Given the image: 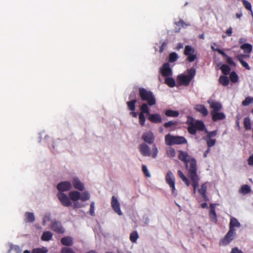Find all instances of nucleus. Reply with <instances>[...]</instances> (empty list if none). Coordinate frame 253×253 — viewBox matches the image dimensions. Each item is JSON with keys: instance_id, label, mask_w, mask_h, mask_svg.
<instances>
[{"instance_id": "nucleus-1", "label": "nucleus", "mask_w": 253, "mask_h": 253, "mask_svg": "<svg viewBox=\"0 0 253 253\" xmlns=\"http://www.w3.org/2000/svg\"><path fill=\"white\" fill-rule=\"evenodd\" d=\"M178 153V159L183 162L185 165V168L188 170V176L192 182L193 192L195 193L200 180L197 174L198 168L196 161L194 158L188 159L189 155L186 152L179 150Z\"/></svg>"}, {"instance_id": "nucleus-2", "label": "nucleus", "mask_w": 253, "mask_h": 253, "mask_svg": "<svg viewBox=\"0 0 253 253\" xmlns=\"http://www.w3.org/2000/svg\"><path fill=\"white\" fill-rule=\"evenodd\" d=\"M139 96L143 101L147 102V105L150 106L155 105L156 104V100L153 93L146 89L140 87L138 89Z\"/></svg>"}, {"instance_id": "nucleus-3", "label": "nucleus", "mask_w": 253, "mask_h": 253, "mask_svg": "<svg viewBox=\"0 0 253 253\" xmlns=\"http://www.w3.org/2000/svg\"><path fill=\"white\" fill-rule=\"evenodd\" d=\"M188 75L180 74L177 76V81L179 85L188 86L196 74L195 69L190 68L187 70Z\"/></svg>"}, {"instance_id": "nucleus-4", "label": "nucleus", "mask_w": 253, "mask_h": 253, "mask_svg": "<svg viewBox=\"0 0 253 253\" xmlns=\"http://www.w3.org/2000/svg\"><path fill=\"white\" fill-rule=\"evenodd\" d=\"M165 143L167 145L171 146L173 145L186 144L187 142L186 138L183 136H173L168 134L165 136Z\"/></svg>"}, {"instance_id": "nucleus-5", "label": "nucleus", "mask_w": 253, "mask_h": 253, "mask_svg": "<svg viewBox=\"0 0 253 253\" xmlns=\"http://www.w3.org/2000/svg\"><path fill=\"white\" fill-rule=\"evenodd\" d=\"M166 182L170 188L172 193L174 196H176L177 191L175 187V177L173 173L170 170H169L166 175Z\"/></svg>"}, {"instance_id": "nucleus-6", "label": "nucleus", "mask_w": 253, "mask_h": 253, "mask_svg": "<svg viewBox=\"0 0 253 253\" xmlns=\"http://www.w3.org/2000/svg\"><path fill=\"white\" fill-rule=\"evenodd\" d=\"M236 236V231H233L229 230L224 238L220 240L219 245L223 246H227L234 240Z\"/></svg>"}, {"instance_id": "nucleus-7", "label": "nucleus", "mask_w": 253, "mask_h": 253, "mask_svg": "<svg viewBox=\"0 0 253 253\" xmlns=\"http://www.w3.org/2000/svg\"><path fill=\"white\" fill-rule=\"evenodd\" d=\"M184 54L187 56V60L190 62L194 61L197 58L195 50L190 45H188L185 46Z\"/></svg>"}, {"instance_id": "nucleus-8", "label": "nucleus", "mask_w": 253, "mask_h": 253, "mask_svg": "<svg viewBox=\"0 0 253 253\" xmlns=\"http://www.w3.org/2000/svg\"><path fill=\"white\" fill-rule=\"evenodd\" d=\"M140 109L141 112L139 114V121L140 125L144 126L146 121L144 114H149V108L146 103H143L140 106Z\"/></svg>"}, {"instance_id": "nucleus-9", "label": "nucleus", "mask_w": 253, "mask_h": 253, "mask_svg": "<svg viewBox=\"0 0 253 253\" xmlns=\"http://www.w3.org/2000/svg\"><path fill=\"white\" fill-rule=\"evenodd\" d=\"M111 207L113 211L119 215H122L123 213L121 210L120 204L117 197L113 196L111 199Z\"/></svg>"}, {"instance_id": "nucleus-10", "label": "nucleus", "mask_w": 253, "mask_h": 253, "mask_svg": "<svg viewBox=\"0 0 253 253\" xmlns=\"http://www.w3.org/2000/svg\"><path fill=\"white\" fill-rule=\"evenodd\" d=\"M51 229L58 234H62L64 232V229L61 223L56 220H53L51 221Z\"/></svg>"}, {"instance_id": "nucleus-11", "label": "nucleus", "mask_w": 253, "mask_h": 253, "mask_svg": "<svg viewBox=\"0 0 253 253\" xmlns=\"http://www.w3.org/2000/svg\"><path fill=\"white\" fill-rule=\"evenodd\" d=\"M57 197L63 206L65 207H69L71 206L72 203L66 194L63 193H59L57 194Z\"/></svg>"}, {"instance_id": "nucleus-12", "label": "nucleus", "mask_w": 253, "mask_h": 253, "mask_svg": "<svg viewBox=\"0 0 253 253\" xmlns=\"http://www.w3.org/2000/svg\"><path fill=\"white\" fill-rule=\"evenodd\" d=\"M133 98H135V92H132L129 95V99H131ZM137 102V100L134 98L126 102L127 108L129 111H135V104Z\"/></svg>"}, {"instance_id": "nucleus-13", "label": "nucleus", "mask_w": 253, "mask_h": 253, "mask_svg": "<svg viewBox=\"0 0 253 253\" xmlns=\"http://www.w3.org/2000/svg\"><path fill=\"white\" fill-rule=\"evenodd\" d=\"M72 188V184L69 181H62L59 183L57 185L58 190L62 192L67 191Z\"/></svg>"}, {"instance_id": "nucleus-14", "label": "nucleus", "mask_w": 253, "mask_h": 253, "mask_svg": "<svg viewBox=\"0 0 253 253\" xmlns=\"http://www.w3.org/2000/svg\"><path fill=\"white\" fill-rule=\"evenodd\" d=\"M143 140L148 144H153L155 140V136L151 131L144 132L142 135Z\"/></svg>"}, {"instance_id": "nucleus-15", "label": "nucleus", "mask_w": 253, "mask_h": 253, "mask_svg": "<svg viewBox=\"0 0 253 253\" xmlns=\"http://www.w3.org/2000/svg\"><path fill=\"white\" fill-rule=\"evenodd\" d=\"M208 103L210 104V107L212 110L211 112H219L222 109V105L219 102L215 100H208Z\"/></svg>"}, {"instance_id": "nucleus-16", "label": "nucleus", "mask_w": 253, "mask_h": 253, "mask_svg": "<svg viewBox=\"0 0 253 253\" xmlns=\"http://www.w3.org/2000/svg\"><path fill=\"white\" fill-rule=\"evenodd\" d=\"M161 72L163 76L169 77L172 74V70L169 63H166L161 68Z\"/></svg>"}, {"instance_id": "nucleus-17", "label": "nucleus", "mask_w": 253, "mask_h": 253, "mask_svg": "<svg viewBox=\"0 0 253 253\" xmlns=\"http://www.w3.org/2000/svg\"><path fill=\"white\" fill-rule=\"evenodd\" d=\"M139 151L143 156H150L151 152L149 146L145 143L141 144L139 147Z\"/></svg>"}, {"instance_id": "nucleus-18", "label": "nucleus", "mask_w": 253, "mask_h": 253, "mask_svg": "<svg viewBox=\"0 0 253 253\" xmlns=\"http://www.w3.org/2000/svg\"><path fill=\"white\" fill-rule=\"evenodd\" d=\"M149 116L148 119L153 123L159 124L162 123V118L161 116L158 113L150 114H148Z\"/></svg>"}, {"instance_id": "nucleus-19", "label": "nucleus", "mask_w": 253, "mask_h": 253, "mask_svg": "<svg viewBox=\"0 0 253 253\" xmlns=\"http://www.w3.org/2000/svg\"><path fill=\"white\" fill-rule=\"evenodd\" d=\"M241 226V223L235 217H231L230 219L229 222V230L236 231L235 227H240Z\"/></svg>"}, {"instance_id": "nucleus-20", "label": "nucleus", "mask_w": 253, "mask_h": 253, "mask_svg": "<svg viewBox=\"0 0 253 253\" xmlns=\"http://www.w3.org/2000/svg\"><path fill=\"white\" fill-rule=\"evenodd\" d=\"M72 183L75 189L81 191L84 190V183H82L78 177H74Z\"/></svg>"}, {"instance_id": "nucleus-21", "label": "nucleus", "mask_w": 253, "mask_h": 253, "mask_svg": "<svg viewBox=\"0 0 253 253\" xmlns=\"http://www.w3.org/2000/svg\"><path fill=\"white\" fill-rule=\"evenodd\" d=\"M211 113L212 116V120L213 122L224 120L226 117L225 115L222 112H211Z\"/></svg>"}, {"instance_id": "nucleus-22", "label": "nucleus", "mask_w": 253, "mask_h": 253, "mask_svg": "<svg viewBox=\"0 0 253 253\" xmlns=\"http://www.w3.org/2000/svg\"><path fill=\"white\" fill-rule=\"evenodd\" d=\"M195 109L198 112H200L204 117L208 114V111L207 108L202 104H197L195 107Z\"/></svg>"}, {"instance_id": "nucleus-23", "label": "nucleus", "mask_w": 253, "mask_h": 253, "mask_svg": "<svg viewBox=\"0 0 253 253\" xmlns=\"http://www.w3.org/2000/svg\"><path fill=\"white\" fill-rule=\"evenodd\" d=\"M61 243L66 246H72L73 244V239L70 236H66L61 239Z\"/></svg>"}, {"instance_id": "nucleus-24", "label": "nucleus", "mask_w": 253, "mask_h": 253, "mask_svg": "<svg viewBox=\"0 0 253 253\" xmlns=\"http://www.w3.org/2000/svg\"><path fill=\"white\" fill-rule=\"evenodd\" d=\"M70 198L73 201H77L80 199L81 193L77 191H72L69 192Z\"/></svg>"}, {"instance_id": "nucleus-25", "label": "nucleus", "mask_w": 253, "mask_h": 253, "mask_svg": "<svg viewBox=\"0 0 253 253\" xmlns=\"http://www.w3.org/2000/svg\"><path fill=\"white\" fill-rule=\"evenodd\" d=\"M216 204H211L210 211V217L211 218L215 220L216 221H217V216L216 214L215 211V206Z\"/></svg>"}, {"instance_id": "nucleus-26", "label": "nucleus", "mask_w": 253, "mask_h": 253, "mask_svg": "<svg viewBox=\"0 0 253 253\" xmlns=\"http://www.w3.org/2000/svg\"><path fill=\"white\" fill-rule=\"evenodd\" d=\"M241 49L243 50L244 53H251L252 51L253 46L250 43H244L240 46Z\"/></svg>"}, {"instance_id": "nucleus-27", "label": "nucleus", "mask_w": 253, "mask_h": 253, "mask_svg": "<svg viewBox=\"0 0 253 253\" xmlns=\"http://www.w3.org/2000/svg\"><path fill=\"white\" fill-rule=\"evenodd\" d=\"M53 234L50 231L43 232L41 237V240L43 241H49L51 240Z\"/></svg>"}, {"instance_id": "nucleus-28", "label": "nucleus", "mask_w": 253, "mask_h": 253, "mask_svg": "<svg viewBox=\"0 0 253 253\" xmlns=\"http://www.w3.org/2000/svg\"><path fill=\"white\" fill-rule=\"evenodd\" d=\"M165 114L166 116L169 117H177L179 113L177 111L168 109L165 111Z\"/></svg>"}, {"instance_id": "nucleus-29", "label": "nucleus", "mask_w": 253, "mask_h": 253, "mask_svg": "<svg viewBox=\"0 0 253 253\" xmlns=\"http://www.w3.org/2000/svg\"><path fill=\"white\" fill-rule=\"evenodd\" d=\"M194 124L197 130L203 131L205 129V124L202 121L197 120Z\"/></svg>"}, {"instance_id": "nucleus-30", "label": "nucleus", "mask_w": 253, "mask_h": 253, "mask_svg": "<svg viewBox=\"0 0 253 253\" xmlns=\"http://www.w3.org/2000/svg\"><path fill=\"white\" fill-rule=\"evenodd\" d=\"M25 221L26 222H33L35 220V216L33 213L31 212H26L25 213Z\"/></svg>"}, {"instance_id": "nucleus-31", "label": "nucleus", "mask_w": 253, "mask_h": 253, "mask_svg": "<svg viewBox=\"0 0 253 253\" xmlns=\"http://www.w3.org/2000/svg\"><path fill=\"white\" fill-rule=\"evenodd\" d=\"M219 83L224 86H227L229 84V78L225 76H221L219 78Z\"/></svg>"}, {"instance_id": "nucleus-32", "label": "nucleus", "mask_w": 253, "mask_h": 253, "mask_svg": "<svg viewBox=\"0 0 253 253\" xmlns=\"http://www.w3.org/2000/svg\"><path fill=\"white\" fill-rule=\"evenodd\" d=\"M177 173L178 176L183 180L187 186H189L190 185V181L188 178L183 174L182 171L180 170H178Z\"/></svg>"}, {"instance_id": "nucleus-33", "label": "nucleus", "mask_w": 253, "mask_h": 253, "mask_svg": "<svg viewBox=\"0 0 253 253\" xmlns=\"http://www.w3.org/2000/svg\"><path fill=\"white\" fill-rule=\"evenodd\" d=\"M165 83L170 87H174L175 85V82L173 78L167 77L165 80Z\"/></svg>"}, {"instance_id": "nucleus-34", "label": "nucleus", "mask_w": 253, "mask_h": 253, "mask_svg": "<svg viewBox=\"0 0 253 253\" xmlns=\"http://www.w3.org/2000/svg\"><path fill=\"white\" fill-rule=\"evenodd\" d=\"M220 69L222 73L225 75H228L231 71L229 66L227 64H222L220 67Z\"/></svg>"}, {"instance_id": "nucleus-35", "label": "nucleus", "mask_w": 253, "mask_h": 253, "mask_svg": "<svg viewBox=\"0 0 253 253\" xmlns=\"http://www.w3.org/2000/svg\"><path fill=\"white\" fill-rule=\"evenodd\" d=\"M138 234L136 231H133L130 233L129 239L132 243H135L138 238Z\"/></svg>"}, {"instance_id": "nucleus-36", "label": "nucleus", "mask_w": 253, "mask_h": 253, "mask_svg": "<svg viewBox=\"0 0 253 253\" xmlns=\"http://www.w3.org/2000/svg\"><path fill=\"white\" fill-rule=\"evenodd\" d=\"M187 130L188 132L191 134L194 135L196 133L197 129L194 123H191L190 124L187 128Z\"/></svg>"}, {"instance_id": "nucleus-37", "label": "nucleus", "mask_w": 253, "mask_h": 253, "mask_svg": "<svg viewBox=\"0 0 253 253\" xmlns=\"http://www.w3.org/2000/svg\"><path fill=\"white\" fill-rule=\"evenodd\" d=\"M90 198V194L88 191H84L81 193V197L80 199L82 201H85L89 200Z\"/></svg>"}, {"instance_id": "nucleus-38", "label": "nucleus", "mask_w": 253, "mask_h": 253, "mask_svg": "<svg viewBox=\"0 0 253 253\" xmlns=\"http://www.w3.org/2000/svg\"><path fill=\"white\" fill-rule=\"evenodd\" d=\"M178 124V122L177 121H170L168 122L165 123L164 124V126L165 128H168L170 127H175Z\"/></svg>"}, {"instance_id": "nucleus-39", "label": "nucleus", "mask_w": 253, "mask_h": 253, "mask_svg": "<svg viewBox=\"0 0 253 253\" xmlns=\"http://www.w3.org/2000/svg\"><path fill=\"white\" fill-rule=\"evenodd\" d=\"M47 252L48 250L45 247L35 248L32 251V253H47Z\"/></svg>"}, {"instance_id": "nucleus-40", "label": "nucleus", "mask_w": 253, "mask_h": 253, "mask_svg": "<svg viewBox=\"0 0 253 253\" xmlns=\"http://www.w3.org/2000/svg\"><path fill=\"white\" fill-rule=\"evenodd\" d=\"M229 77L232 83H236L239 79L238 76L235 71H232L230 73Z\"/></svg>"}, {"instance_id": "nucleus-41", "label": "nucleus", "mask_w": 253, "mask_h": 253, "mask_svg": "<svg viewBox=\"0 0 253 253\" xmlns=\"http://www.w3.org/2000/svg\"><path fill=\"white\" fill-rule=\"evenodd\" d=\"M251 191L250 187L248 185H244L241 187L240 192L243 194H247Z\"/></svg>"}, {"instance_id": "nucleus-42", "label": "nucleus", "mask_w": 253, "mask_h": 253, "mask_svg": "<svg viewBox=\"0 0 253 253\" xmlns=\"http://www.w3.org/2000/svg\"><path fill=\"white\" fill-rule=\"evenodd\" d=\"M178 58L177 54L175 52H172L169 55V62L172 63L175 62Z\"/></svg>"}, {"instance_id": "nucleus-43", "label": "nucleus", "mask_w": 253, "mask_h": 253, "mask_svg": "<svg viewBox=\"0 0 253 253\" xmlns=\"http://www.w3.org/2000/svg\"><path fill=\"white\" fill-rule=\"evenodd\" d=\"M250 57V53L240 54L236 56L238 60H244V59L249 58Z\"/></svg>"}, {"instance_id": "nucleus-44", "label": "nucleus", "mask_w": 253, "mask_h": 253, "mask_svg": "<svg viewBox=\"0 0 253 253\" xmlns=\"http://www.w3.org/2000/svg\"><path fill=\"white\" fill-rule=\"evenodd\" d=\"M244 126L247 130L251 129V123L249 118H245L244 121Z\"/></svg>"}, {"instance_id": "nucleus-45", "label": "nucleus", "mask_w": 253, "mask_h": 253, "mask_svg": "<svg viewBox=\"0 0 253 253\" xmlns=\"http://www.w3.org/2000/svg\"><path fill=\"white\" fill-rule=\"evenodd\" d=\"M167 155L169 157H174L175 156V151L174 148L169 147L167 149Z\"/></svg>"}, {"instance_id": "nucleus-46", "label": "nucleus", "mask_w": 253, "mask_h": 253, "mask_svg": "<svg viewBox=\"0 0 253 253\" xmlns=\"http://www.w3.org/2000/svg\"><path fill=\"white\" fill-rule=\"evenodd\" d=\"M253 102V98L251 97H247L242 102V105L244 106H248L250 103Z\"/></svg>"}, {"instance_id": "nucleus-47", "label": "nucleus", "mask_w": 253, "mask_h": 253, "mask_svg": "<svg viewBox=\"0 0 253 253\" xmlns=\"http://www.w3.org/2000/svg\"><path fill=\"white\" fill-rule=\"evenodd\" d=\"M224 58L226 59V62L231 66L236 67V63L233 61L231 57H229L226 54V56H224Z\"/></svg>"}, {"instance_id": "nucleus-48", "label": "nucleus", "mask_w": 253, "mask_h": 253, "mask_svg": "<svg viewBox=\"0 0 253 253\" xmlns=\"http://www.w3.org/2000/svg\"><path fill=\"white\" fill-rule=\"evenodd\" d=\"M174 24L177 26H181L182 28H186L190 25L189 24L186 23L182 19H180L179 21L175 22Z\"/></svg>"}, {"instance_id": "nucleus-49", "label": "nucleus", "mask_w": 253, "mask_h": 253, "mask_svg": "<svg viewBox=\"0 0 253 253\" xmlns=\"http://www.w3.org/2000/svg\"><path fill=\"white\" fill-rule=\"evenodd\" d=\"M205 139L206 140L208 148H210L215 144L216 140L214 139H212L210 138H206Z\"/></svg>"}, {"instance_id": "nucleus-50", "label": "nucleus", "mask_w": 253, "mask_h": 253, "mask_svg": "<svg viewBox=\"0 0 253 253\" xmlns=\"http://www.w3.org/2000/svg\"><path fill=\"white\" fill-rule=\"evenodd\" d=\"M207 183H203L201 188L199 189V192L202 195L206 194L207 192Z\"/></svg>"}, {"instance_id": "nucleus-51", "label": "nucleus", "mask_w": 253, "mask_h": 253, "mask_svg": "<svg viewBox=\"0 0 253 253\" xmlns=\"http://www.w3.org/2000/svg\"><path fill=\"white\" fill-rule=\"evenodd\" d=\"M158 148L156 145V144H154L153 145V146H152V153H151V155L152 157L153 158H155L157 155H158Z\"/></svg>"}, {"instance_id": "nucleus-52", "label": "nucleus", "mask_w": 253, "mask_h": 253, "mask_svg": "<svg viewBox=\"0 0 253 253\" xmlns=\"http://www.w3.org/2000/svg\"><path fill=\"white\" fill-rule=\"evenodd\" d=\"M206 132L207 133V135L206 138H211L212 137H214L217 134V130H214L212 131H208L207 130H206Z\"/></svg>"}, {"instance_id": "nucleus-53", "label": "nucleus", "mask_w": 253, "mask_h": 253, "mask_svg": "<svg viewBox=\"0 0 253 253\" xmlns=\"http://www.w3.org/2000/svg\"><path fill=\"white\" fill-rule=\"evenodd\" d=\"M142 170L143 172V173L144 174V175L147 177H150V174L147 169V167L144 165H143L142 166Z\"/></svg>"}, {"instance_id": "nucleus-54", "label": "nucleus", "mask_w": 253, "mask_h": 253, "mask_svg": "<svg viewBox=\"0 0 253 253\" xmlns=\"http://www.w3.org/2000/svg\"><path fill=\"white\" fill-rule=\"evenodd\" d=\"M61 253H76L72 249L64 247L62 249Z\"/></svg>"}, {"instance_id": "nucleus-55", "label": "nucleus", "mask_w": 253, "mask_h": 253, "mask_svg": "<svg viewBox=\"0 0 253 253\" xmlns=\"http://www.w3.org/2000/svg\"><path fill=\"white\" fill-rule=\"evenodd\" d=\"M211 49L215 51H217L219 54H221L223 57L224 56H226V54L221 49L219 48H214L213 46H211Z\"/></svg>"}, {"instance_id": "nucleus-56", "label": "nucleus", "mask_w": 253, "mask_h": 253, "mask_svg": "<svg viewBox=\"0 0 253 253\" xmlns=\"http://www.w3.org/2000/svg\"><path fill=\"white\" fill-rule=\"evenodd\" d=\"M89 213L91 216H94L95 213H94V203L92 202L90 204V210H89Z\"/></svg>"}, {"instance_id": "nucleus-57", "label": "nucleus", "mask_w": 253, "mask_h": 253, "mask_svg": "<svg viewBox=\"0 0 253 253\" xmlns=\"http://www.w3.org/2000/svg\"><path fill=\"white\" fill-rule=\"evenodd\" d=\"M238 61L240 62L241 65L244 68H245L246 69H247L248 70H250L251 69V68H250V66L249 65V64L246 62H245L244 60H238Z\"/></svg>"}, {"instance_id": "nucleus-58", "label": "nucleus", "mask_w": 253, "mask_h": 253, "mask_svg": "<svg viewBox=\"0 0 253 253\" xmlns=\"http://www.w3.org/2000/svg\"><path fill=\"white\" fill-rule=\"evenodd\" d=\"M231 253H243V252L241 250H239L238 248L234 247L232 249Z\"/></svg>"}, {"instance_id": "nucleus-59", "label": "nucleus", "mask_w": 253, "mask_h": 253, "mask_svg": "<svg viewBox=\"0 0 253 253\" xmlns=\"http://www.w3.org/2000/svg\"><path fill=\"white\" fill-rule=\"evenodd\" d=\"M167 45V42H163V43L162 44V45L160 48V52L161 53H162L164 51Z\"/></svg>"}, {"instance_id": "nucleus-60", "label": "nucleus", "mask_w": 253, "mask_h": 253, "mask_svg": "<svg viewBox=\"0 0 253 253\" xmlns=\"http://www.w3.org/2000/svg\"><path fill=\"white\" fill-rule=\"evenodd\" d=\"M248 165L250 166H253V155L250 156L248 160Z\"/></svg>"}, {"instance_id": "nucleus-61", "label": "nucleus", "mask_w": 253, "mask_h": 253, "mask_svg": "<svg viewBox=\"0 0 253 253\" xmlns=\"http://www.w3.org/2000/svg\"><path fill=\"white\" fill-rule=\"evenodd\" d=\"M226 34L228 36H231L232 34V28L230 27L228 29H227L226 31Z\"/></svg>"}, {"instance_id": "nucleus-62", "label": "nucleus", "mask_w": 253, "mask_h": 253, "mask_svg": "<svg viewBox=\"0 0 253 253\" xmlns=\"http://www.w3.org/2000/svg\"><path fill=\"white\" fill-rule=\"evenodd\" d=\"M129 115L134 118H136L137 117V113L134 111H130Z\"/></svg>"}, {"instance_id": "nucleus-63", "label": "nucleus", "mask_w": 253, "mask_h": 253, "mask_svg": "<svg viewBox=\"0 0 253 253\" xmlns=\"http://www.w3.org/2000/svg\"><path fill=\"white\" fill-rule=\"evenodd\" d=\"M247 41V40L245 38H240L239 40V43L240 44H244V43H245V42Z\"/></svg>"}, {"instance_id": "nucleus-64", "label": "nucleus", "mask_w": 253, "mask_h": 253, "mask_svg": "<svg viewBox=\"0 0 253 253\" xmlns=\"http://www.w3.org/2000/svg\"><path fill=\"white\" fill-rule=\"evenodd\" d=\"M202 197L204 199V200L205 201V202H208L209 201V198L207 196V194H203L202 195Z\"/></svg>"}]
</instances>
